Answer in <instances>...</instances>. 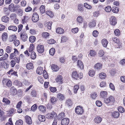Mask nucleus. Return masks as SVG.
I'll list each match as a JSON object with an SVG mask.
<instances>
[{"label": "nucleus", "mask_w": 125, "mask_h": 125, "mask_svg": "<svg viewBox=\"0 0 125 125\" xmlns=\"http://www.w3.org/2000/svg\"><path fill=\"white\" fill-rule=\"evenodd\" d=\"M112 11L114 13H117L119 11V9L117 7H113L112 8Z\"/></svg>", "instance_id": "nucleus-41"}, {"label": "nucleus", "mask_w": 125, "mask_h": 125, "mask_svg": "<svg viewBox=\"0 0 125 125\" xmlns=\"http://www.w3.org/2000/svg\"><path fill=\"white\" fill-rule=\"evenodd\" d=\"M15 7L14 4L11 3L9 6V9L11 11H14L15 10Z\"/></svg>", "instance_id": "nucleus-35"}, {"label": "nucleus", "mask_w": 125, "mask_h": 125, "mask_svg": "<svg viewBox=\"0 0 125 125\" xmlns=\"http://www.w3.org/2000/svg\"><path fill=\"white\" fill-rule=\"evenodd\" d=\"M102 65L100 63H97L94 66V68L97 71H100L102 67Z\"/></svg>", "instance_id": "nucleus-11"}, {"label": "nucleus", "mask_w": 125, "mask_h": 125, "mask_svg": "<svg viewBox=\"0 0 125 125\" xmlns=\"http://www.w3.org/2000/svg\"><path fill=\"white\" fill-rule=\"evenodd\" d=\"M8 29L15 31L17 30V28L16 26L12 25L9 26L8 27Z\"/></svg>", "instance_id": "nucleus-27"}, {"label": "nucleus", "mask_w": 125, "mask_h": 125, "mask_svg": "<svg viewBox=\"0 0 125 125\" xmlns=\"http://www.w3.org/2000/svg\"><path fill=\"white\" fill-rule=\"evenodd\" d=\"M105 10L106 12H110L111 10V7L110 6H107L105 8Z\"/></svg>", "instance_id": "nucleus-58"}, {"label": "nucleus", "mask_w": 125, "mask_h": 125, "mask_svg": "<svg viewBox=\"0 0 125 125\" xmlns=\"http://www.w3.org/2000/svg\"><path fill=\"white\" fill-rule=\"evenodd\" d=\"M31 94L32 97H36L37 95L36 92L35 90H32L31 92Z\"/></svg>", "instance_id": "nucleus-52"}, {"label": "nucleus", "mask_w": 125, "mask_h": 125, "mask_svg": "<svg viewBox=\"0 0 125 125\" xmlns=\"http://www.w3.org/2000/svg\"><path fill=\"white\" fill-rule=\"evenodd\" d=\"M12 50V48L10 46H7L6 49V51L8 53H10Z\"/></svg>", "instance_id": "nucleus-42"}, {"label": "nucleus", "mask_w": 125, "mask_h": 125, "mask_svg": "<svg viewBox=\"0 0 125 125\" xmlns=\"http://www.w3.org/2000/svg\"><path fill=\"white\" fill-rule=\"evenodd\" d=\"M38 117L39 120L41 122H43L45 120V118L44 115H39Z\"/></svg>", "instance_id": "nucleus-29"}, {"label": "nucleus", "mask_w": 125, "mask_h": 125, "mask_svg": "<svg viewBox=\"0 0 125 125\" xmlns=\"http://www.w3.org/2000/svg\"><path fill=\"white\" fill-rule=\"evenodd\" d=\"M46 14L49 16L51 17H52L54 16V14L53 12L50 10H48L46 11Z\"/></svg>", "instance_id": "nucleus-36"}, {"label": "nucleus", "mask_w": 125, "mask_h": 125, "mask_svg": "<svg viewBox=\"0 0 125 125\" xmlns=\"http://www.w3.org/2000/svg\"><path fill=\"white\" fill-rule=\"evenodd\" d=\"M34 48V45L32 43L31 44L29 48V52H31L33 50Z\"/></svg>", "instance_id": "nucleus-40"}, {"label": "nucleus", "mask_w": 125, "mask_h": 125, "mask_svg": "<svg viewBox=\"0 0 125 125\" xmlns=\"http://www.w3.org/2000/svg\"><path fill=\"white\" fill-rule=\"evenodd\" d=\"M29 18L28 16H23L22 19V24H24L29 21Z\"/></svg>", "instance_id": "nucleus-14"}, {"label": "nucleus", "mask_w": 125, "mask_h": 125, "mask_svg": "<svg viewBox=\"0 0 125 125\" xmlns=\"http://www.w3.org/2000/svg\"><path fill=\"white\" fill-rule=\"evenodd\" d=\"M114 33L115 35L116 36H119L120 34V31L118 29H116L114 31Z\"/></svg>", "instance_id": "nucleus-60"}, {"label": "nucleus", "mask_w": 125, "mask_h": 125, "mask_svg": "<svg viewBox=\"0 0 125 125\" xmlns=\"http://www.w3.org/2000/svg\"><path fill=\"white\" fill-rule=\"evenodd\" d=\"M2 82L4 85H6L8 87H11L12 85V83L11 80L9 79H4L2 81Z\"/></svg>", "instance_id": "nucleus-2"}, {"label": "nucleus", "mask_w": 125, "mask_h": 125, "mask_svg": "<svg viewBox=\"0 0 125 125\" xmlns=\"http://www.w3.org/2000/svg\"><path fill=\"white\" fill-rule=\"evenodd\" d=\"M102 120L101 117L98 116L95 117L94 119V122L97 124H99L100 123Z\"/></svg>", "instance_id": "nucleus-13"}, {"label": "nucleus", "mask_w": 125, "mask_h": 125, "mask_svg": "<svg viewBox=\"0 0 125 125\" xmlns=\"http://www.w3.org/2000/svg\"><path fill=\"white\" fill-rule=\"evenodd\" d=\"M39 19V16L35 12L34 13L32 17V21L34 22H36L38 21Z\"/></svg>", "instance_id": "nucleus-6"}, {"label": "nucleus", "mask_w": 125, "mask_h": 125, "mask_svg": "<svg viewBox=\"0 0 125 125\" xmlns=\"http://www.w3.org/2000/svg\"><path fill=\"white\" fill-rule=\"evenodd\" d=\"M94 71L93 70H90L89 72V74L91 77H93L95 75Z\"/></svg>", "instance_id": "nucleus-39"}, {"label": "nucleus", "mask_w": 125, "mask_h": 125, "mask_svg": "<svg viewBox=\"0 0 125 125\" xmlns=\"http://www.w3.org/2000/svg\"><path fill=\"white\" fill-rule=\"evenodd\" d=\"M52 24V22L51 21L48 22L47 23V26L49 29L51 30V29Z\"/></svg>", "instance_id": "nucleus-48"}, {"label": "nucleus", "mask_w": 125, "mask_h": 125, "mask_svg": "<svg viewBox=\"0 0 125 125\" xmlns=\"http://www.w3.org/2000/svg\"><path fill=\"white\" fill-rule=\"evenodd\" d=\"M10 93L13 95L17 93V90L14 86H12L10 88Z\"/></svg>", "instance_id": "nucleus-12"}, {"label": "nucleus", "mask_w": 125, "mask_h": 125, "mask_svg": "<svg viewBox=\"0 0 125 125\" xmlns=\"http://www.w3.org/2000/svg\"><path fill=\"white\" fill-rule=\"evenodd\" d=\"M96 105L99 107H100L102 105V102L100 101H97L96 102Z\"/></svg>", "instance_id": "nucleus-64"}, {"label": "nucleus", "mask_w": 125, "mask_h": 125, "mask_svg": "<svg viewBox=\"0 0 125 125\" xmlns=\"http://www.w3.org/2000/svg\"><path fill=\"white\" fill-rule=\"evenodd\" d=\"M96 21L93 20L90 22L89 24V27L91 28L94 27L96 26Z\"/></svg>", "instance_id": "nucleus-17"}, {"label": "nucleus", "mask_w": 125, "mask_h": 125, "mask_svg": "<svg viewBox=\"0 0 125 125\" xmlns=\"http://www.w3.org/2000/svg\"><path fill=\"white\" fill-rule=\"evenodd\" d=\"M64 30L62 28L59 27L57 28L56 30V32L57 33L62 34L63 33Z\"/></svg>", "instance_id": "nucleus-31"}, {"label": "nucleus", "mask_w": 125, "mask_h": 125, "mask_svg": "<svg viewBox=\"0 0 125 125\" xmlns=\"http://www.w3.org/2000/svg\"><path fill=\"white\" fill-rule=\"evenodd\" d=\"M118 110L121 113L124 112L125 111L124 109L122 107L120 106L118 107Z\"/></svg>", "instance_id": "nucleus-63"}, {"label": "nucleus", "mask_w": 125, "mask_h": 125, "mask_svg": "<svg viewBox=\"0 0 125 125\" xmlns=\"http://www.w3.org/2000/svg\"><path fill=\"white\" fill-rule=\"evenodd\" d=\"M2 102L5 103L7 105L9 104L10 102V101L6 97L3 98Z\"/></svg>", "instance_id": "nucleus-34"}, {"label": "nucleus", "mask_w": 125, "mask_h": 125, "mask_svg": "<svg viewBox=\"0 0 125 125\" xmlns=\"http://www.w3.org/2000/svg\"><path fill=\"white\" fill-rule=\"evenodd\" d=\"M84 7L87 9H90L92 8L91 6L88 4L87 3H84Z\"/></svg>", "instance_id": "nucleus-49"}, {"label": "nucleus", "mask_w": 125, "mask_h": 125, "mask_svg": "<svg viewBox=\"0 0 125 125\" xmlns=\"http://www.w3.org/2000/svg\"><path fill=\"white\" fill-rule=\"evenodd\" d=\"M27 68L28 70L32 69L33 68V66L32 63L30 62L27 63L26 65Z\"/></svg>", "instance_id": "nucleus-24"}, {"label": "nucleus", "mask_w": 125, "mask_h": 125, "mask_svg": "<svg viewBox=\"0 0 125 125\" xmlns=\"http://www.w3.org/2000/svg\"><path fill=\"white\" fill-rule=\"evenodd\" d=\"M69 123V120L67 118H63L61 122L62 125H67Z\"/></svg>", "instance_id": "nucleus-8"}, {"label": "nucleus", "mask_w": 125, "mask_h": 125, "mask_svg": "<svg viewBox=\"0 0 125 125\" xmlns=\"http://www.w3.org/2000/svg\"><path fill=\"white\" fill-rule=\"evenodd\" d=\"M43 72V68L41 67H38L37 69V73L40 75H41L42 73Z\"/></svg>", "instance_id": "nucleus-16"}, {"label": "nucleus", "mask_w": 125, "mask_h": 125, "mask_svg": "<svg viewBox=\"0 0 125 125\" xmlns=\"http://www.w3.org/2000/svg\"><path fill=\"white\" fill-rule=\"evenodd\" d=\"M14 112V109L13 108H11L9 111H8L7 114L9 115L10 116L13 114Z\"/></svg>", "instance_id": "nucleus-43"}, {"label": "nucleus", "mask_w": 125, "mask_h": 125, "mask_svg": "<svg viewBox=\"0 0 125 125\" xmlns=\"http://www.w3.org/2000/svg\"><path fill=\"white\" fill-rule=\"evenodd\" d=\"M51 69L53 71L56 72L58 70L59 67L56 65L52 64L51 66Z\"/></svg>", "instance_id": "nucleus-23"}, {"label": "nucleus", "mask_w": 125, "mask_h": 125, "mask_svg": "<svg viewBox=\"0 0 125 125\" xmlns=\"http://www.w3.org/2000/svg\"><path fill=\"white\" fill-rule=\"evenodd\" d=\"M98 32L96 30L94 31L93 32V36L95 37H97L98 36Z\"/></svg>", "instance_id": "nucleus-54"}, {"label": "nucleus", "mask_w": 125, "mask_h": 125, "mask_svg": "<svg viewBox=\"0 0 125 125\" xmlns=\"http://www.w3.org/2000/svg\"><path fill=\"white\" fill-rule=\"evenodd\" d=\"M25 119L26 122L29 124H31L32 122L31 117L28 115H26L25 116Z\"/></svg>", "instance_id": "nucleus-18"}, {"label": "nucleus", "mask_w": 125, "mask_h": 125, "mask_svg": "<svg viewBox=\"0 0 125 125\" xmlns=\"http://www.w3.org/2000/svg\"><path fill=\"white\" fill-rule=\"evenodd\" d=\"M83 17L80 16H78L77 18V21L78 23H82L83 21Z\"/></svg>", "instance_id": "nucleus-33"}, {"label": "nucleus", "mask_w": 125, "mask_h": 125, "mask_svg": "<svg viewBox=\"0 0 125 125\" xmlns=\"http://www.w3.org/2000/svg\"><path fill=\"white\" fill-rule=\"evenodd\" d=\"M65 116L64 113L63 112H62L58 116V119H61L62 118L64 117Z\"/></svg>", "instance_id": "nucleus-38"}, {"label": "nucleus", "mask_w": 125, "mask_h": 125, "mask_svg": "<svg viewBox=\"0 0 125 125\" xmlns=\"http://www.w3.org/2000/svg\"><path fill=\"white\" fill-rule=\"evenodd\" d=\"M107 95V93L105 91H101L100 93V95L101 97L103 98L105 97Z\"/></svg>", "instance_id": "nucleus-21"}, {"label": "nucleus", "mask_w": 125, "mask_h": 125, "mask_svg": "<svg viewBox=\"0 0 125 125\" xmlns=\"http://www.w3.org/2000/svg\"><path fill=\"white\" fill-rule=\"evenodd\" d=\"M55 81L56 82L58 83H59L61 84L63 82V79L62 75L58 76L55 79Z\"/></svg>", "instance_id": "nucleus-9"}, {"label": "nucleus", "mask_w": 125, "mask_h": 125, "mask_svg": "<svg viewBox=\"0 0 125 125\" xmlns=\"http://www.w3.org/2000/svg\"><path fill=\"white\" fill-rule=\"evenodd\" d=\"M20 36L21 38L23 41L25 42L27 41V34L21 33V34Z\"/></svg>", "instance_id": "nucleus-15"}, {"label": "nucleus", "mask_w": 125, "mask_h": 125, "mask_svg": "<svg viewBox=\"0 0 125 125\" xmlns=\"http://www.w3.org/2000/svg\"><path fill=\"white\" fill-rule=\"evenodd\" d=\"M57 100V99L54 97H52L50 98V101L52 103H54Z\"/></svg>", "instance_id": "nucleus-53"}, {"label": "nucleus", "mask_w": 125, "mask_h": 125, "mask_svg": "<svg viewBox=\"0 0 125 125\" xmlns=\"http://www.w3.org/2000/svg\"><path fill=\"white\" fill-rule=\"evenodd\" d=\"M40 10L41 12L43 14L45 11V9L44 6L43 5H41L40 8Z\"/></svg>", "instance_id": "nucleus-37"}, {"label": "nucleus", "mask_w": 125, "mask_h": 125, "mask_svg": "<svg viewBox=\"0 0 125 125\" xmlns=\"http://www.w3.org/2000/svg\"><path fill=\"white\" fill-rule=\"evenodd\" d=\"M97 96V94L95 93H93L91 94V97L93 99H95Z\"/></svg>", "instance_id": "nucleus-61"}, {"label": "nucleus", "mask_w": 125, "mask_h": 125, "mask_svg": "<svg viewBox=\"0 0 125 125\" xmlns=\"http://www.w3.org/2000/svg\"><path fill=\"white\" fill-rule=\"evenodd\" d=\"M39 110L43 113L45 112L46 111V108L43 105H41L38 107Z\"/></svg>", "instance_id": "nucleus-26"}, {"label": "nucleus", "mask_w": 125, "mask_h": 125, "mask_svg": "<svg viewBox=\"0 0 125 125\" xmlns=\"http://www.w3.org/2000/svg\"><path fill=\"white\" fill-rule=\"evenodd\" d=\"M75 112L78 115H82L83 112V107L81 106H77L75 108Z\"/></svg>", "instance_id": "nucleus-3"}, {"label": "nucleus", "mask_w": 125, "mask_h": 125, "mask_svg": "<svg viewBox=\"0 0 125 125\" xmlns=\"http://www.w3.org/2000/svg\"><path fill=\"white\" fill-rule=\"evenodd\" d=\"M13 43L15 46H18L20 44V42L19 40H16L13 42Z\"/></svg>", "instance_id": "nucleus-59"}, {"label": "nucleus", "mask_w": 125, "mask_h": 125, "mask_svg": "<svg viewBox=\"0 0 125 125\" xmlns=\"http://www.w3.org/2000/svg\"><path fill=\"white\" fill-rule=\"evenodd\" d=\"M77 65L81 69H83L84 68V65L83 62L81 61L78 60L77 61Z\"/></svg>", "instance_id": "nucleus-25"}, {"label": "nucleus", "mask_w": 125, "mask_h": 125, "mask_svg": "<svg viewBox=\"0 0 125 125\" xmlns=\"http://www.w3.org/2000/svg\"><path fill=\"white\" fill-rule=\"evenodd\" d=\"M57 97L61 101L64 98V95L60 93L58 94H57Z\"/></svg>", "instance_id": "nucleus-30"}, {"label": "nucleus", "mask_w": 125, "mask_h": 125, "mask_svg": "<svg viewBox=\"0 0 125 125\" xmlns=\"http://www.w3.org/2000/svg\"><path fill=\"white\" fill-rule=\"evenodd\" d=\"M37 49L38 52L40 53L43 52L44 51V46L41 44H39L38 45Z\"/></svg>", "instance_id": "nucleus-7"}, {"label": "nucleus", "mask_w": 125, "mask_h": 125, "mask_svg": "<svg viewBox=\"0 0 125 125\" xmlns=\"http://www.w3.org/2000/svg\"><path fill=\"white\" fill-rule=\"evenodd\" d=\"M113 116L115 118H118L119 117L120 115L119 113L117 111H115L114 112L112 113Z\"/></svg>", "instance_id": "nucleus-19"}, {"label": "nucleus", "mask_w": 125, "mask_h": 125, "mask_svg": "<svg viewBox=\"0 0 125 125\" xmlns=\"http://www.w3.org/2000/svg\"><path fill=\"white\" fill-rule=\"evenodd\" d=\"M96 53L95 51L93 50H91L90 52V55L91 56H94L96 54Z\"/></svg>", "instance_id": "nucleus-55"}, {"label": "nucleus", "mask_w": 125, "mask_h": 125, "mask_svg": "<svg viewBox=\"0 0 125 125\" xmlns=\"http://www.w3.org/2000/svg\"><path fill=\"white\" fill-rule=\"evenodd\" d=\"M23 123L22 121L21 120H17L15 123L16 125H22Z\"/></svg>", "instance_id": "nucleus-46"}, {"label": "nucleus", "mask_w": 125, "mask_h": 125, "mask_svg": "<svg viewBox=\"0 0 125 125\" xmlns=\"http://www.w3.org/2000/svg\"><path fill=\"white\" fill-rule=\"evenodd\" d=\"M78 31V28L76 27L75 28H73L72 29V32L74 33H76Z\"/></svg>", "instance_id": "nucleus-50"}, {"label": "nucleus", "mask_w": 125, "mask_h": 125, "mask_svg": "<svg viewBox=\"0 0 125 125\" xmlns=\"http://www.w3.org/2000/svg\"><path fill=\"white\" fill-rule=\"evenodd\" d=\"M2 38L3 41H6L8 38V35L7 33L6 32L3 33L2 36Z\"/></svg>", "instance_id": "nucleus-28"}, {"label": "nucleus", "mask_w": 125, "mask_h": 125, "mask_svg": "<svg viewBox=\"0 0 125 125\" xmlns=\"http://www.w3.org/2000/svg\"><path fill=\"white\" fill-rule=\"evenodd\" d=\"M61 40L62 42H65L68 40V38L66 37L63 36L62 37Z\"/></svg>", "instance_id": "nucleus-62"}, {"label": "nucleus", "mask_w": 125, "mask_h": 125, "mask_svg": "<svg viewBox=\"0 0 125 125\" xmlns=\"http://www.w3.org/2000/svg\"><path fill=\"white\" fill-rule=\"evenodd\" d=\"M49 53L52 55H53L55 53V49L54 48H52L49 50Z\"/></svg>", "instance_id": "nucleus-44"}, {"label": "nucleus", "mask_w": 125, "mask_h": 125, "mask_svg": "<svg viewBox=\"0 0 125 125\" xmlns=\"http://www.w3.org/2000/svg\"><path fill=\"white\" fill-rule=\"evenodd\" d=\"M57 114L54 111H52L51 113H49L47 114L46 115V117L49 119H51L53 117L56 116Z\"/></svg>", "instance_id": "nucleus-5"}, {"label": "nucleus", "mask_w": 125, "mask_h": 125, "mask_svg": "<svg viewBox=\"0 0 125 125\" xmlns=\"http://www.w3.org/2000/svg\"><path fill=\"white\" fill-rule=\"evenodd\" d=\"M36 38L35 36H31L29 38V40L30 42H33L35 41Z\"/></svg>", "instance_id": "nucleus-45"}, {"label": "nucleus", "mask_w": 125, "mask_h": 125, "mask_svg": "<svg viewBox=\"0 0 125 125\" xmlns=\"http://www.w3.org/2000/svg\"><path fill=\"white\" fill-rule=\"evenodd\" d=\"M72 76L74 79L77 80L78 78H82L83 77V74L82 73H80L79 74H78L77 72L75 71L72 72Z\"/></svg>", "instance_id": "nucleus-1"}, {"label": "nucleus", "mask_w": 125, "mask_h": 125, "mask_svg": "<svg viewBox=\"0 0 125 125\" xmlns=\"http://www.w3.org/2000/svg\"><path fill=\"white\" fill-rule=\"evenodd\" d=\"M108 43V41L106 39H103L102 41V44L104 47H107Z\"/></svg>", "instance_id": "nucleus-22"}, {"label": "nucleus", "mask_w": 125, "mask_h": 125, "mask_svg": "<svg viewBox=\"0 0 125 125\" xmlns=\"http://www.w3.org/2000/svg\"><path fill=\"white\" fill-rule=\"evenodd\" d=\"M99 77L101 79H104L106 77V75L104 73L102 72L99 74Z\"/></svg>", "instance_id": "nucleus-32"}, {"label": "nucleus", "mask_w": 125, "mask_h": 125, "mask_svg": "<svg viewBox=\"0 0 125 125\" xmlns=\"http://www.w3.org/2000/svg\"><path fill=\"white\" fill-rule=\"evenodd\" d=\"M110 24L112 25H115L117 23L115 17L114 16L111 17L110 19Z\"/></svg>", "instance_id": "nucleus-10"}, {"label": "nucleus", "mask_w": 125, "mask_h": 125, "mask_svg": "<svg viewBox=\"0 0 125 125\" xmlns=\"http://www.w3.org/2000/svg\"><path fill=\"white\" fill-rule=\"evenodd\" d=\"M83 5L80 4L78 5V9L79 11H83Z\"/></svg>", "instance_id": "nucleus-56"}, {"label": "nucleus", "mask_w": 125, "mask_h": 125, "mask_svg": "<svg viewBox=\"0 0 125 125\" xmlns=\"http://www.w3.org/2000/svg\"><path fill=\"white\" fill-rule=\"evenodd\" d=\"M104 102L106 104H109L111 102L113 103L115 101L114 97L111 96H110L108 97L105 98L104 100Z\"/></svg>", "instance_id": "nucleus-4"}, {"label": "nucleus", "mask_w": 125, "mask_h": 125, "mask_svg": "<svg viewBox=\"0 0 125 125\" xmlns=\"http://www.w3.org/2000/svg\"><path fill=\"white\" fill-rule=\"evenodd\" d=\"M1 20L3 22L7 23L9 21V19L7 16H5L3 17Z\"/></svg>", "instance_id": "nucleus-20"}, {"label": "nucleus", "mask_w": 125, "mask_h": 125, "mask_svg": "<svg viewBox=\"0 0 125 125\" xmlns=\"http://www.w3.org/2000/svg\"><path fill=\"white\" fill-rule=\"evenodd\" d=\"M31 58L33 59H35L36 57V55L35 52L34 51L32 52L31 54Z\"/></svg>", "instance_id": "nucleus-47"}, {"label": "nucleus", "mask_w": 125, "mask_h": 125, "mask_svg": "<svg viewBox=\"0 0 125 125\" xmlns=\"http://www.w3.org/2000/svg\"><path fill=\"white\" fill-rule=\"evenodd\" d=\"M72 101L71 100L68 99L67 100L66 102V105L68 106H70L72 104Z\"/></svg>", "instance_id": "nucleus-57"}, {"label": "nucleus", "mask_w": 125, "mask_h": 125, "mask_svg": "<svg viewBox=\"0 0 125 125\" xmlns=\"http://www.w3.org/2000/svg\"><path fill=\"white\" fill-rule=\"evenodd\" d=\"M99 56L100 57H102L104 55V51L101 50H100L98 53Z\"/></svg>", "instance_id": "nucleus-51"}]
</instances>
